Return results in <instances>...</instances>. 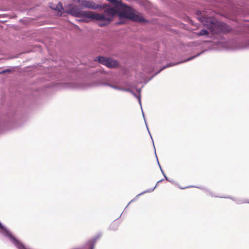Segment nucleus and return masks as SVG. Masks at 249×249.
Returning a JSON list of instances; mask_svg holds the SVG:
<instances>
[{
  "instance_id": "423d86ee",
  "label": "nucleus",
  "mask_w": 249,
  "mask_h": 249,
  "mask_svg": "<svg viewBox=\"0 0 249 249\" xmlns=\"http://www.w3.org/2000/svg\"><path fill=\"white\" fill-rule=\"evenodd\" d=\"M95 60L108 68H116L119 65V63L117 60L110 57H107L101 55L97 56Z\"/></svg>"
},
{
  "instance_id": "7ed1b4c3",
  "label": "nucleus",
  "mask_w": 249,
  "mask_h": 249,
  "mask_svg": "<svg viewBox=\"0 0 249 249\" xmlns=\"http://www.w3.org/2000/svg\"><path fill=\"white\" fill-rule=\"evenodd\" d=\"M27 119V115L24 113L11 112L7 115L4 124L11 128H16L22 125Z\"/></svg>"
},
{
  "instance_id": "aec40b11",
  "label": "nucleus",
  "mask_w": 249,
  "mask_h": 249,
  "mask_svg": "<svg viewBox=\"0 0 249 249\" xmlns=\"http://www.w3.org/2000/svg\"><path fill=\"white\" fill-rule=\"evenodd\" d=\"M234 202L237 204H242L244 203H248V200L245 199H241V198H236L234 200Z\"/></svg>"
},
{
  "instance_id": "20e7f679",
  "label": "nucleus",
  "mask_w": 249,
  "mask_h": 249,
  "mask_svg": "<svg viewBox=\"0 0 249 249\" xmlns=\"http://www.w3.org/2000/svg\"><path fill=\"white\" fill-rule=\"evenodd\" d=\"M77 18H82L80 21L88 22L90 20L94 19L99 22V26L101 27L106 26L103 25L105 23V11L102 13H97L92 11H84L80 9Z\"/></svg>"
},
{
  "instance_id": "b1692460",
  "label": "nucleus",
  "mask_w": 249,
  "mask_h": 249,
  "mask_svg": "<svg viewBox=\"0 0 249 249\" xmlns=\"http://www.w3.org/2000/svg\"><path fill=\"white\" fill-rule=\"evenodd\" d=\"M154 71V69L152 67H150V68L149 69V70H147L146 68L144 70V71L146 72H147V73H151L153 71Z\"/></svg>"
},
{
  "instance_id": "4be33fe9",
  "label": "nucleus",
  "mask_w": 249,
  "mask_h": 249,
  "mask_svg": "<svg viewBox=\"0 0 249 249\" xmlns=\"http://www.w3.org/2000/svg\"><path fill=\"white\" fill-rule=\"evenodd\" d=\"M12 70L10 69H6L5 70H4L0 72V74H4L6 73H10L11 72Z\"/></svg>"
},
{
  "instance_id": "4468645a",
  "label": "nucleus",
  "mask_w": 249,
  "mask_h": 249,
  "mask_svg": "<svg viewBox=\"0 0 249 249\" xmlns=\"http://www.w3.org/2000/svg\"><path fill=\"white\" fill-rule=\"evenodd\" d=\"M110 3L112 6H117L119 5L126 6V4L118 0H107Z\"/></svg>"
},
{
  "instance_id": "0eeeda50",
  "label": "nucleus",
  "mask_w": 249,
  "mask_h": 249,
  "mask_svg": "<svg viewBox=\"0 0 249 249\" xmlns=\"http://www.w3.org/2000/svg\"><path fill=\"white\" fill-rule=\"evenodd\" d=\"M83 7L91 9L96 10L100 9L105 11L107 7V3H103L102 4H96L92 1L88 0H82L80 3Z\"/></svg>"
},
{
  "instance_id": "5701e85b",
  "label": "nucleus",
  "mask_w": 249,
  "mask_h": 249,
  "mask_svg": "<svg viewBox=\"0 0 249 249\" xmlns=\"http://www.w3.org/2000/svg\"><path fill=\"white\" fill-rule=\"evenodd\" d=\"M220 197H221V198H229V199H230L232 200H233V201H234V200L235 199V197H232V196H220Z\"/></svg>"
},
{
  "instance_id": "393cba45",
  "label": "nucleus",
  "mask_w": 249,
  "mask_h": 249,
  "mask_svg": "<svg viewBox=\"0 0 249 249\" xmlns=\"http://www.w3.org/2000/svg\"><path fill=\"white\" fill-rule=\"evenodd\" d=\"M141 90H142V88H140V89H136V91L137 92L138 94L137 95H141Z\"/></svg>"
},
{
  "instance_id": "f257e3e1",
  "label": "nucleus",
  "mask_w": 249,
  "mask_h": 249,
  "mask_svg": "<svg viewBox=\"0 0 249 249\" xmlns=\"http://www.w3.org/2000/svg\"><path fill=\"white\" fill-rule=\"evenodd\" d=\"M133 8L128 6L119 5L112 6L109 3H107L106 9H105V23L104 25L107 26L116 17H118L120 21L116 23L117 25H121L125 23V21L122 20L123 19H129Z\"/></svg>"
},
{
  "instance_id": "c85d7f7f",
  "label": "nucleus",
  "mask_w": 249,
  "mask_h": 249,
  "mask_svg": "<svg viewBox=\"0 0 249 249\" xmlns=\"http://www.w3.org/2000/svg\"><path fill=\"white\" fill-rule=\"evenodd\" d=\"M248 203H249V201L248 200Z\"/></svg>"
},
{
  "instance_id": "39448f33",
  "label": "nucleus",
  "mask_w": 249,
  "mask_h": 249,
  "mask_svg": "<svg viewBox=\"0 0 249 249\" xmlns=\"http://www.w3.org/2000/svg\"><path fill=\"white\" fill-rule=\"evenodd\" d=\"M204 52H205V51H202L201 52H200V53H198L197 54H196V55H195L194 56L190 57H189V58H187L186 59H184L183 60H182V61H178V62H175V63H173V62L168 63L165 65H164L163 67H162L158 71H157L151 77H150V78L146 82H145V83H146L147 82H148L150 80H151L154 76H155L156 75L159 74L162 70H164V69H166L167 68H169V67H172V66H176V65H179L180 64L183 63L188 62L189 61L192 60L193 59H194V58L199 56V55H200L201 54L203 53Z\"/></svg>"
},
{
  "instance_id": "412c9836",
  "label": "nucleus",
  "mask_w": 249,
  "mask_h": 249,
  "mask_svg": "<svg viewBox=\"0 0 249 249\" xmlns=\"http://www.w3.org/2000/svg\"><path fill=\"white\" fill-rule=\"evenodd\" d=\"M197 35L199 36H205V35H209V32L206 29H201L197 33Z\"/></svg>"
},
{
  "instance_id": "f3484780",
  "label": "nucleus",
  "mask_w": 249,
  "mask_h": 249,
  "mask_svg": "<svg viewBox=\"0 0 249 249\" xmlns=\"http://www.w3.org/2000/svg\"><path fill=\"white\" fill-rule=\"evenodd\" d=\"M102 85L105 86H108L109 87L112 88L113 89L119 90H123V88L119 87V86L107 83V82H103L102 83Z\"/></svg>"
},
{
  "instance_id": "a211bd4d",
  "label": "nucleus",
  "mask_w": 249,
  "mask_h": 249,
  "mask_svg": "<svg viewBox=\"0 0 249 249\" xmlns=\"http://www.w3.org/2000/svg\"><path fill=\"white\" fill-rule=\"evenodd\" d=\"M53 9L61 13L62 11L64 13V11L65 10V9L64 8L63 4L61 2H59L57 5H55V8H53Z\"/></svg>"
},
{
  "instance_id": "6e6552de",
  "label": "nucleus",
  "mask_w": 249,
  "mask_h": 249,
  "mask_svg": "<svg viewBox=\"0 0 249 249\" xmlns=\"http://www.w3.org/2000/svg\"><path fill=\"white\" fill-rule=\"evenodd\" d=\"M129 19L140 23H146L148 22V21L142 16L140 13L136 11L133 9L131 12Z\"/></svg>"
},
{
  "instance_id": "9b49d317",
  "label": "nucleus",
  "mask_w": 249,
  "mask_h": 249,
  "mask_svg": "<svg viewBox=\"0 0 249 249\" xmlns=\"http://www.w3.org/2000/svg\"><path fill=\"white\" fill-rule=\"evenodd\" d=\"M189 187H196V188H199L201 190H203L207 194V195H209L212 197H213V196L216 197H217V196L213 195V192L212 191H211L209 189H208V188H205L204 187H203V186H187V187H179V188L181 189H184L188 188Z\"/></svg>"
},
{
  "instance_id": "a878e982",
  "label": "nucleus",
  "mask_w": 249,
  "mask_h": 249,
  "mask_svg": "<svg viewBox=\"0 0 249 249\" xmlns=\"http://www.w3.org/2000/svg\"><path fill=\"white\" fill-rule=\"evenodd\" d=\"M168 181H169L170 182L172 183H175V181L173 180H171V179H169L168 178Z\"/></svg>"
},
{
  "instance_id": "f8f14e48",
  "label": "nucleus",
  "mask_w": 249,
  "mask_h": 249,
  "mask_svg": "<svg viewBox=\"0 0 249 249\" xmlns=\"http://www.w3.org/2000/svg\"><path fill=\"white\" fill-rule=\"evenodd\" d=\"M64 87L66 88L71 89H79L82 87L81 85L75 82L66 83Z\"/></svg>"
},
{
  "instance_id": "bb28decb",
  "label": "nucleus",
  "mask_w": 249,
  "mask_h": 249,
  "mask_svg": "<svg viewBox=\"0 0 249 249\" xmlns=\"http://www.w3.org/2000/svg\"><path fill=\"white\" fill-rule=\"evenodd\" d=\"M247 46H249V40H248V43L246 45L243 46V47H247Z\"/></svg>"
},
{
  "instance_id": "ddd939ff",
  "label": "nucleus",
  "mask_w": 249,
  "mask_h": 249,
  "mask_svg": "<svg viewBox=\"0 0 249 249\" xmlns=\"http://www.w3.org/2000/svg\"><path fill=\"white\" fill-rule=\"evenodd\" d=\"M10 231L0 222V233L5 237Z\"/></svg>"
},
{
  "instance_id": "1a4fd4ad",
  "label": "nucleus",
  "mask_w": 249,
  "mask_h": 249,
  "mask_svg": "<svg viewBox=\"0 0 249 249\" xmlns=\"http://www.w3.org/2000/svg\"><path fill=\"white\" fill-rule=\"evenodd\" d=\"M123 90L126 91H127V92L131 93L135 97H136L138 100L139 103L140 105L141 106V109H142V103H141V95H137V94L135 92H134L133 90H132L130 89L123 88ZM142 116L143 117L144 122H145V125L146 126V128L147 129V131H148L149 134H150V131L148 129L146 120L145 119L143 111H142Z\"/></svg>"
},
{
  "instance_id": "dca6fc26",
  "label": "nucleus",
  "mask_w": 249,
  "mask_h": 249,
  "mask_svg": "<svg viewBox=\"0 0 249 249\" xmlns=\"http://www.w3.org/2000/svg\"><path fill=\"white\" fill-rule=\"evenodd\" d=\"M163 181V179H160V180L158 181L156 184V185H155V186L153 188H151V189H147L142 192L141 193L138 194L137 196H136V197H139V196H140L141 195H142L144 194H145V193H151V192H152L156 188V187H157V186L158 185V184L159 183H161L162 181Z\"/></svg>"
},
{
  "instance_id": "6ab92c4d",
  "label": "nucleus",
  "mask_w": 249,
  "mask_h": 249,
  "mask_svg": "<svg viewBox=\"0 0 249 249\" xmlns=\"http://www.w3.org/2000/svg\"><path fill=\"white\" fill-rule=\"evenodd\" d=\"M119 226V223L114 221L110 224V225L108 227V229L109 230L116 231L118 229Z\"/></svg>"
},
{
  "instance_id": "f03ea898",
  "label": "nucleus",
  "mask_w": 249,
  "mask_h": 249,
  "mask_svg": "<svg viewBox=\"0 0 249 249\" xmlns=\"http://www.w3.org/2000/svg\"><path fill=\"white\" fill-rule=\"evenodd\" d=\"M201 11L197 10L196 14L199 21L206 26L213 34L227 33L230 32V27L223 22L219 21L215 18L201 15Z\"/></svg>"
},
{
  "instance_id": "cd10ccee",
  "label": "nucleus",
  "mask_w": 249,
  "mask_h": 249,
  "mask_svg": "<svg viewBox=\"0 0 249 249\" xmlns=\"http://www.w3.org/2000/svg\"><path fill=\"white\" fill-rule=\"evenodd\" d=\"M134 199L131 200L129 202V203L127 205L126 207H127L132 202H133V201H134Z\"/></svg>"
},
{
  "instance_id": "9d476101",
  "label": "nucleus",
  "mask_w": 249,
  "mask_h": 249,
  "mask_svg": "<svg viewBox=\"0 0 249 249\" xmlns=\"http://www.w3.org/2000/svg\"><path fill=\"white\" fill-rule=\"evenodd\" d=\"M70 7L66 9L65 8V10L64 11V13L70 14L72 15L73 17L77 18L78 17V14H79V10L80 9L78 8L75 5H71V4H70Z\"/></svg>"
},
{
  "instance_id": "2eb2a0df",
  "label": "nucleus",
  "mask_w": 249,
  "mask_h": 249,
  "mask_svg": "<svg viewBox=\"0 0 249 249\" xmlns=\"http://www.w3.org/2000/svg\"><path fill=\"white\" fill-rule=\"evenodd\" d=\"M149 135H150V137H151V139H152V142H153V146H154V149H155V152H156V149H155V145H154V143L153 140V139H152V136H151V134H149ZM155 155H156V158H157V160L158 164V165H159V167H160V170L161 172L162 173V174L163 176H164V178H165L166 180H168V177H167L166 176V175L165 174V173H164V171H163V170H162V168H161V166H160V163H159V160H158V157H157V155H156V153H155Z\"/></svg>"
}]
</instances>
